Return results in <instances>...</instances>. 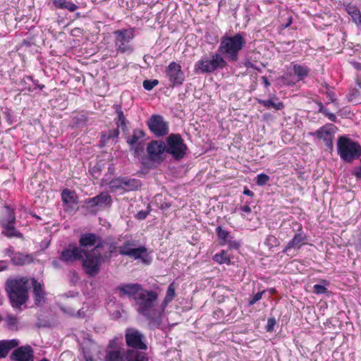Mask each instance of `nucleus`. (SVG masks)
I'll return each instance as SVG.
<instances>
[{
    "label": "nucleus",
    "instance_id": "nucleus-1",
    "mask_svg": "<svg viewBox=\"0 0 361 361\" xmlns=\"http://www.w3.org/2000/svg\"><path fill=\"white\" fill-rule=\"evenodd\" d=\"M158 294L153 290H142L135 298L137 312L152 322H160L164 312L156 308Z\"/></svg>",
    "mask_w": 361,
    "mask_h": 361
},
{
    "label": "nucleus",
    "instance_id": "nucleus-2",
    "mask_svg": "<svg viewBox=\"0 0 361 361\" xmlns=\"http://www.w3.org/2000/svg\"><path fill=\"white\" fill-rule=\"evenodd\" d=\"M29 280L26 277L9 279L6 282V290L13 307H18L28 298Z\"/></svg>",
    "mask_w": 361,
    "mask_h": 361
},
{
    "label": "nucleus",
    "instance_id": "nucleus-3",
    "mask_svg": "<svg viewBox=\"0 0 361 361\" xmlns=\"http://www.w3.org/2000/svg\"><path fill=\"white\" fill-rule=\"evenodd\" d=\"M245 40L241 34L233 36H224L221 38L218 51L228 61H236L239 51L245 44Z\"/></svg>",
    "mask_w": 361,
    "mask_h": 361
},
{
    "label": "nucleus",
    "instance_id": "nucleus-4",
    "mask_svg": "<svg viewBox=\"0 0 361 361\" xmlns=\"http://www.w3.org/2000/svg\"><path fill=\"white\" fill-rule=\"evenodd\" d=\"M337 152L342 160L352 163L360 157L361 145L347 137L341 136L337 141Z\"/></svg>",
    "mask_w": 361,
    "mask_h": 361
},
{
    "label": "nucleus",
    "instance_id": "nucleus-5",
    "mask_svg": "<svg viewBox=\"0 0 361 361\" xmlns=\"http://www.w3.org/2000/svg\"><path fill=\"white\" fill-rule=\"evenodd\" d=\"M226 61L220 54H214L209 57L202 56L195 63L194 71L196 73H208L215 71L218 68H224Z\"/></svg>",
    "mask_w": 361,
    "mask_h": 361
},
{
    "label": "nucleus",
    "instance_id": "nucleus-6",
    "mask_svg": "<svg viewBox=\"0 0 361 361\" xmlns=\"http://www.w3.org/2000/svg\"><path fill=\"white\" fill-rule=\"evenodd\" d=\"M115 37V47L118 52L120 53H131L133 47L130 44L135 36V29H123L114 32Z\"/></svg>",
    "mask_w": 361,
    "mask_h": 361
},
{
    "label": "nucleus",
    "instance_id": "nucleus-7",
    "mask_svg": "<svg viewBox=\"0 0 361 361\" xmlns=\"http://www.w3.org/2000/svg\"><path fill=\"white\" fill-rule=\"evenodd\" d=\"M99 245H97L94 249L90 253L85 251L82 259V265L87 274L94 276L97 275L99 271V267L102 262L108 258V257H102L101 253L99 252Z\"/></svg>",
    "mask_w": 361,
    "mask_h": 361
},
{
    "label": "nucleus",
    "instance_id": "nucleus-8",
    "mask_svg": "<svg viewBox=\"0 0 361 361\" xmlns=\"http://www.w3.org/2000/svg\"><path fill=\"white\" fill-rule=\"evenodd\" d=\"M187 147L179 134H171L166 138V152L176 159H182L186 153Z\"/></svg>",
    "mask_w": 361,
    "mask_h": 361
},
{
    "label": "nucleus",
    "instance_id": "nucleus-9",
    "mask_svg": "<svg viewBox=\"0 0 361 361\" xmlns=\"http://www.w3.org/2000/svg\"><path fill=\"white\" fill-rule=\"evenodd\" d=\"M144 335L138 330L129 328L126 330V341L128 346L135 349L146 350Z\"/></svg>",
    "mask_w": 361,
    "mask_h": 361
},
{
    "label": "nucleus",
    "instance_id": "nucleus-10",
    "mask_svg": "<svg viewBox=\"0 0 361 361\" xmlns=\"http://www.w3.org/2000/svg\"><path fill=\"white\" fill-rule=\"evenodd\" d=\"M166 75L173 87L180 86L185 80V75L181 66L173 61L166 68Z\"/></svg>",
    "mask_w": 361,
    "mask_h": 361
},
{
    "label": "nucleus",
    "instance_id": "nucleus-11",
    "mask_svg": "<svg viewBox=\"0 0 361 361\" xmlns=\"http://www.w3.org/2000/svg\"><path fill=\"white\" fill-rule=\"evenodd\" d=\"M126 353L119 345L118 340L117 338L113 339L107 346L104 361H125Z\"/></svg>",
    "mask_w": 361,
    "mask_h": 361
},
{
    "label": "nucleus",
    "instance_id": "nucleus-12",
    "mask_svg": "<svg viewBox=\"0 0 361 361\" xmlns=\"http://www.w3.org/2000/svg\"><path fill=\"white\" fill-rule=\"evenodd\" d=\"M147 125L157 137L164 136L169 133L168 124L161 116H152L147 121Z\"/></svg>",
    "mask_w": 361,
    "mask_h": 361
},
{
    "label": "nucleus",
    "instance_id": "nucleus-13",
    "mask_svg": "<svg viewBox=\"0 0 361 361\" xmlns=\"http://www.w3.org/2000/svg\"><path fill=\"white\" fill-rule=\"evenodd\" d=\"M84 255H85V250L82 247L70 245L62 251L61 259L67 263L73 262L82 259Z\"/></svg>",
    "mask_w": 361,
    "mask_h": 361
},
{
    "label": "nucleus",
    "instance_id": "nucleus-14",
    "mask_svg": "<svg viewBox=\"0 0 361 361\" xmlns=\"http://www.w3.org/2000/svg\"><path fill=\"white\" fill-rule=\"evenodd\" d=\"M149 158L154 161L161 160V155L166 152V145L161 140H153L147 147Z\"/></svg>",
    "mask_w": 361,
    "mask_h": 361
},
{
    "label": "nucleus",
    "instance_id": "nucleus-15",
    "mask_svg": "<svg viewBox=\"0 0 361 361\" xmlns=\"http://www.w3.org/2000/svg\"><path fill=\"white\" fill-rule=\"evenodd\" d=\"M334 126L331 124L326 125L320 128L314 133H312L311 135L316 136L318 139L322 140L326 146L329 149H333V137H334Z\"/></svg>",
    "mask_w": 361,
    "mask_h": 361
},
{
    "label": "nucleus",
    "instance_id": "nucleus-16",
    "mask_svg": "<svg viewBox=\"0 0 361 361\" xmlns=\"http://www.w3.org/2000/svg\"><path fill=\"white\" fill-rule=\"evenodd\" d=\"M121 297H128L129 298H135L143 290L142 286L139 283H122L117 287Z\"/></svg>",
    "mask_w": 361,
    "mask_h": 361
},
{
    "label": "nucleus",
    "instance_id": "nucleus-17",
    "mask_svg": "<svg viewBox=\"0 0 361 361\" xmlns=\"http://www.w3.org/2000/svg\"><path fill=\"white\" fill-rule=\"evenodd\" d=\"M305 240L306 237L305 234L302 233L295 234L284 247L283 252L287 255H293L294 252H293V250L295 251L300 249L301 246L305 244Z\"/></svg>",
    "mask_w": 361,
    "mask_h": 361
},
{
    "label": "nucleus",
    "instance_id": "nucleus-18",
    "mask_svg": "<svg viewBox=\"0 0 361 361\" xmlns=\"http://www.w3.org/2000/svg\"><path fill=\"white\" fill-rule=\"evenodd\" d=\"M13 361H33V351L30 346H22L14 350L11 354Z\"/></svg>",
    "mask_w": 361,
    "mask_h": 361
},
{
    "label": "nucleus",
    "instance_id": "nucleus-19",
    "mask_svg": "<svg viewBox=\"0 0 361 361\" xmlns=\"http://www.w3.org/2000/svg\"><path fill=\"white\" fill-rule=\"evenodd\" d=\"M111 202V196L107 192H102L99 195L85 200V203L91 207H103L110 205Z\"/></svg>",
    "mask_w": 361,
    "mask_h": 361
},
{
    "label": "nucleus",
    "instance_id": "nucleus-20",
    "mask_svg": "<svg viewBox=\"0 0 361 361\" xmlns=\"http://www.w3.org/2000/svg\"><path fill=\"white\" fill-rule=\"evenodd\" d=\"M257 102L266 107L267 109H273L276 111H279L283 109L284 107L283 102H280L275 96H274L272 99H258Z\"/></svg>",
    "mask_w": 361,
    "mask_h": 361
},
{
    "label": "nucleus",
    "instance_id": "nucleus-21",
    "mask_svg": "<svg viewBox=\"0 0 361 361\" xmlns=\"http://www.w3.org/2000/svg\"><path fill=\"white\" fill-rule=\"evenodd\" d=\"M33 292L35 304L41 305L44 302V291L42 285L36 280L32 279Z\"/></svg>",
    "mask_w": 361,
    "mask_h": 361
},
{
    "label": "nucleus",
    "instance_id": "nucleus-22",
    "mask_svg": "<svg viewBox=\"0 0 361 361\" xmlns=\"http://www.w3.org/2000/svg\"><path fill=\"white\" fill-rule=\"evenodd\" d=\"M18 345V341L16 339L0 341V357H5L8 352Z\"/></svg>",
    "mask_w": 361,
    "mask_h": 361
},
{
    "label": "nucleus",
    "instance_id": "nucleus-23",
    "mask_svg": "<svg viewBox=\"0 0 361 361\" xmlns=\"http://www.w3.org/2000/svg\"><path fill=\"white\" fill-rule=\"evenodd\" d=\"M147 248L145 246L135 247L130 252L128 257L134 259H141L144 263H149L147 259Z\"/></svg>",
    "mask_w": 361,
    "mask_h": 361
},
{
    "label": "nucleus",
    "instance_id": "nucleus-24",
    "mask_svg": "<svg viewBox=\"0 0 361 361\" xmlns=\"http://www.w3.org/2000/svg\"><path fill=\"white\" fill-rule=\"evenodd\" d=\"M123 192L137 190L140 186V181L135 178L123 177Z\"/></svg>",
    "mask_w": 361,
    "mask_h": 361
},
{
    "label": "nucleus",
    "instance_id": "nucleus-25",
    "mask_svg": "<svg viewBox=\"0 0 361 361\" xmlns=\"http://www.w3.org/2000/svg\"><path fill=\"white\" fill-rule=\"evenodd\" d=\"M16 222V216L13 210L8 206H6L4 210V216L0 220L1 226L12 225Z\"/></svg>",
    "mask_w": 361,
    "mask_h": 361
},
{
    "label": "nucleus",
    "instance_id": "nucleus-26",
    "mask_svg": "<svg viewBox=\"0 0 361 361\" xmlns=\"http://www.w3.org/2000/svg\"><path fill=\"white\" fill-rule=\"evenodd\" d=\"M97 240L98 237L95 234H82L79 240L80 246L83 247L94 246L97 243Z\"/></svg>",
    "mask_w": 361,
    "mask_h": 361
},
{
    "label": "nucleus",
    "instance_id": "nucleus-27",
    "mask_svg": "<svg viewBox=\"0 0 361 361\" xmlns=\"http://www.w3.org/2000/svg\"><path fill=\"white\" fill-rule=\"evenodd\" d=\"M176 296V286L174 283H171L167 288L165 298L161 305V312H164L166 307L168 304L171 302Z\"/></svg>",
    "mask_w": 361,
    "mask_h": 361
},
{
    "label": "nucleus",
    "instance_id": "nucleus-28",
    "mask_svg": "<svg viewBox=\"0 0 361 361\" xmlns=\"http://www.w3.org/2000/svg\"><path fill=\"white\" fill-rule=\"evenodd\" d=\"M125 361H149L144 353L128 350L126 353Z\"/></svg>",
    "mask_w": 361,
    "mask_h": 361
},
{
    "label": "nucleus",
    "instance_id": "nucleus-29",
    "mask_svg": "<svg viewBox=\"0 0 361 361\" xmlns=\"http://www.w3.org/2000/svg\"><path fill=\"white\" fill-rule=\"evenodd\" d=\"M347 13L351 16L353 21L360 27H361V13L359 9L350 4L345 7Z\"/></svg>",
    "mask_w": 361,
    "mask_h": 361
},
{
    "label": "nucleus",
    "instance_id": "nucleus-30",
    "mask_svg": "<svg viewBox=\"0 0 361 361\" xmlns=\"http://www.w3.org/2000/svg\"><path fill=\"white\" fill-rule=\"evenodd\" d=\"M293 72L298 77V80H304L310 73V68L305 65L294 64Z\"/></svg>",
    "mask_w": 361,
    "mask_h": 361
},
{
    "label": "nucleus",
    "instance_id": "nucleus-31",
    "mask_svg": "<svg viewBox=\"0 0 361 361\" xmlns=\"http://www.w3.org/2000/svg\"><path fill=\"white\" fill-rule=\"evenodd\" d=\"M61 199L63 203L71 204V206H75L78 203L74 192H71L68 189L63 190L61 193Z\"/></svg>",
    "mask_w": 361,
    "mask_h": 361
},
{
    "label": "nucleus",
    "instance_id": "nucleus-32",
    "mask_svg": "<svg viewBox=\"0 0 361 361\" xmlns=\"http://www.w3.org/2000/svg\"><path fill=\"white\" fill-rule=\"evenodd\" d=\"M109 187L112 192L123 193V177L112 179Z\"/></svg>",
    "mask_w": 361,
    "mask_h": 361
},
{
    "label": "nucleus",
    "instance_id": "nucleus-33",
    "mask_svg": "<svg viewBox=\"0 0 361 361\" xmlns=\"http://www.w3.org/2000/svg\"><path fill=\"white\" fill-rule=\"evenodd\" d=\"M135 241L127 240L118 247V252L121 255L129 256L131 251L135 247Z\"/></svg>",
    "mask_w": 361,
    "mask_h": 361
},
{
    "label": "nucleus",
    "instance_id": "nucleus-34",
    "mask_svg": "<svg viewBox=\"0 0 361 361\" xmlns=\"http://www.w3.org/2000/svg\"><path fill=\"white\" fill-rule=\"evenodd\" d=\"M145 135V133L140 129H135L133 130V134L130 136H128L127 138V142L130 145L133 146L136 144L140 143V140H141Z\"/></svg>",
    "mask_w": 361,
    "mask_h": 361
},
{
    "label": "nucleus",
    "instance_id": "nucleus-35",
    "mask_svg": "<svg viewBox=\"0 0 361 361\" xmlns=\"http://www.w3.org/2000/svg\"><path fill=\"white\" fill-rule=\"evenodd\" d=\"M213 259L220 264H231V257L225 250H221V252L215 254L213 257Z\"/></svg>",
    "mask_w": 361,
    "mask_h": 361
},
{
    "label": "nucleus",
    "instance_id": "nucleus-36",
    "mask_svg": "<svg viewBox=\"0 0 361 361\" xmlns=\"http://www.w3.org/2000/svg\"><path fill=\"white\" fill-rule=\"evenodd\" d=\"M54 4L59 8H66L71 12L75 11L78 8L75 4L66 1V0H54Z\"/></svg>",
    "mask_w": 361,
    "mask_h": 361
},
{
    "label": "nucleus",
    "instance_id": "nucleus-37",
    "mask_svg": "<svg viewBox=\"0 0 361 361\" xmlns=\"http://www.w3.org/2000/svg\"><path fill=\"white\" fill-rule=\"evenodd\" d=\"M13 260L14 261V263L18 265H24L31 263L33 261V259L29 255L18 253L13 257Z\"/></svg>",
    "mask_w": 361,
    "mask_h": 361
},
{
    "label": "nucleus",
    "instance_id": "nucleus-38",
    "mask_svg": "<svg viewBox=\"0 0 361 361\" xmlns=\"http://www.w3.org/2000/svg\"><path fill=\"white\" fill-rule=\"evenodd\" d=\"M216 233L221 245H225L226 242L232 237L228 231L223 229L221 226L216 228Z\"/></svg>",
    "mask_w": 361,
    "mask_h": 361
},
{
    "label": "nucleus",
    "instance_id": "nucleus-39",
    "mask_svg": "<svg viewBox=\"0 0 361 361\" xmlns=\"http://www.w3.org/2000/svg\"><path fill=\"white\" fill-rule=\"evenodd\" d=\"M4 228L3 231H2V233L8 237V238H11V237H21V233H19L18 231H17L13 226V224L12 225H4V226H1Z\"/></svg>",
    "mask_w": 361,
    "mask_h": 361
},
{
    "label": "nucleus",
    "instance_id": "nucleus-40",
    "mask_svg": "<svg viewBox=\"0 0 361 361\" xmlns=\"http://www.w3.org/2000/svg\"><path fill=\"white\" fill-rule=\"evenodd\" d=\"M116 111L118 114V121L117 125L118 127L122 128L123 129L126 128V118L123 114V112L121 109V108L116 106Z\"/></svg>",
    "mask_w": 361,
    "mask_h": 361
},
{
    "label": "nucleus",
    "instance_id": "nucleus-41",
    "mask_svg": "<svg viewBox=\"0 0 361 361\" xmlns=\"http://www.w3.org/2000/svg\"><path fill=\"white\" fill-rule=\"evenodd\" d=\"M319 111L322 113L326 116L331 121H336V116L334 114L331 113L327 109H326L322 103L318 104Z\"/></svg>",
    "mask_w": 361,
    "mask_h": 361
},
{
    "label": "nucleus",
    "instance_id": "nucleus-42",
    "mask_svg": "<svg viewBox=\"0 0 361 361\" xmlns=\"http://www.w3.org/2000/svg\"><path fill=\"white\" fill-rule=\"evenodd\" d=\"M264 244L269 247H274L278 245V239L273 235H269L265 239Z\"/></svg>",
    "mask_w": 361,
    "mask_h": 361
},
{
    "label": "nucleus",
    "instance_id": "nucleus-43",
    "mask_svg": "<svg viewBox=\"0 0 361 361\" xmlns=\"http://www.w3.org/2000/svg\"><path fill=\"white\" fill-rule=\"evenodd\" d=\"M269 180V177L267 174L260 173L257 176L256 183L257 185L263 186Z\"/></svg>",
    "mask_w": 361,
    "mask_h": 361
},
{
    "label": "nucleus",
    "instance_id": "nucleus-44",
    "mask_svg": "<svg viewBox=\"0 0 361 361\" xmlns=\"http://www.w3.org/2000/svg\"><path fill=\"white\" fill-rule=\"evenodd\" d=\"M159 84V81L156 79L154 80H145L143 81V87L146 90H152L155 86Z\"/></svg>",
    "mask_w": 361,
    "mask_h": 361
},
{
    "label": "nucleus",
    "instance_id": "nucleus-45",
    "mask_svg": "<svg viewBox=\"0 0 361 361\" xmlns=\"http://www.w3.org/2000/svg\"><path fill=\"white\" fill-rule=\"evenodd\" d=\"M360 95V92L356 88H352L349 90L347 97L349 102L355 101Z\"/></svg>",
    "mask_w": 361,
    "mask_h": 361
},
{
    "label": "nucleus",
    "instance_id": "nucleus-46",
    "mask_svg": "<svg viewBox=\"0 0 361 361\" xmlns=\"http://www.w3.org/2000/svg\"><path fill=\"white\" fill-rule=\"evenodd\" d=\"M276 319L274 317H269L266 325V330L268 332L272 331L274 330V326L276 325Z\"/></svg>",
    "mask_w": 361,
    "mask_h": 361
},
{
    "label": "nucleus",
    "instance_id": "nucleus-47",
    "mask_svg": "<svg viewBox=\"0 0 361 361\" xmlns=\"http://www.w3.org/2000/svg\"><path fill=\"white\" fill-rule=\"evenodd\" d=\"M313 288L316 294H324L327 291V288L323 285L315 284Z\"/></svg>",
    "mask_w": 361,
    "mask_h": 361
},
{
    "label": "nucleus",
    "instance_id": "nucleus-48",
    "mask_svg": "<svg viewBox=\"0 0 361 361\" xmlns=\"http://www.w3.org/2000/svg\"><path fill=\"white\" fill-rule=\"evenodd\" d=\"M264 291L258 292L255 295H253L252 299L249 301L250 305H253L255 303H256L257 301L262 299V295L264 294Z\"/></svg>",
    "mask_w": 361,
    "mask_h": 361
},
{
    "label": "nucleus",
    "instance_id": "nucleus-49",
    "mask_svg": "<svg viewBox=\"0 0 361 361\" xmlns=\"http://www.w3.org/2000/svg\"><path fill=\"white\" fill-rule=\"evenodd\" d=\"M229 246V247L232 249H238L240 246V244L237 240H234L233 237H231L227 242L226 244Z\"/></svg>",
    "mask_w": 361,
    "mask_h": 361
},
{
    "label": "nucleus",
    "instance_id": "nucleus-50",
    "mask_svg": "<svg viewBox=\"0 0 361 361\" xmlns=\"http://www.w3.org/2000/svg\"><path fill=\"white\" fill-rule=\"evenodd\" d=\"M326 96L329 99V102H334L336 101V94L334 92L328 90L326 92Z\"/></svg>",
    "mask_w": 361,
    "mask_h": 361
},
{
    "label": "nucleus",
    "instance_id": "nucleus-51",
    "mask_svg": "<svg viewBox=\"0 0 361 361\" xmlns=\"http://www.w3.org/2000/svg\"><path fill=\"white\" fill-rule=\"evenodd\" d=\"M147 215H148L147 212L140 211L137 214L136 217H137V219H138L140 220H142V219H145L147 216Z\"/></svg>",
    "mask_w": 361,
    "mask_h": 361
},
{
    "label": "nucleus",
    "instance_id": "nucleus-52",
    "mask_svg": "<svg viewBox=\"0 0 361 361\" xmlns=\"http://www.w3.org/2000/svg\"><path fill=\"white\" fill-rule=\"evenodd\" d=\"M8 268V263L6 261H0V271H3Z\"/></svg>",
    "mask_w": 361,
    "mask_h": 361
},
{
    "label": "nucleus",
    "instance_id": "nucleus-53",
    "mask_svg": "<svg viewBox=\"0 0 361 361\" xmlns=\"http://www.w3.org/2000/svg\"><path fill=\"white\" fill-rule=\"evenodd\" d=\"M240 210L245 213H250L251 208L248 205H244L240 207Z\"/></svg>",
    "mask_w": 361,
    "mask_h": 361
},
{
    "label": "nucleus",
    "instance_id": "nucleus-54",
    "mask_svg": "<svg viewBox=\"0 0 361 361\" xmlns=\"http://www.w3.org/2000/svg\"><path fill=\"white\" fill-rule=\"evenodd\" d=\"M243 193L245 195L250 196V197H252L254 195V192L252 191H251L250 190H249L248 188H245L244 189Z\"/></svg>",
    "mask_w": 361,
    "mask_h": 361
},
{
    "label": "nucleus",
    "instance_id": "nucleus-55",
    "mask_svg": "<svg viewBox=\"0 0 361 361\" xmlns=\"http://www.w3.org/2000/svg\"><path fill=\"white\" fill-rule=\"evenodd\" d=\"M262 80L266 87H269L270 82H269L268 79L265 76L262 77Z\"/></svg>",
    "mask_w": 361,
    "mask_h": 361
},
{
    "label": "nucleus",
    "instance_id": "nucleus-56",
    "mask_svg": "<svg viewBox=\"0 0 361 361\" xmlns=\"http://www.w3.org/2000/svg\"><path fill=\"white\" fill-rule=\"evenodd\" d=\"M84 357L85 361H95L90 355L85 354Z\"/></svg>",
    "mask_w": 361,
    "mask_h": 361
},
{
    "label": "nucleus",
    "instance_id": "nucleus-57",
    "mask_svg": "<svg viewBox=\"0 0 361 361\" xmlns=\"http://www.w3.org/2000/svg\"><path fill=\"white\" fill-rule=\"evenodd\" d=\"M73 281H78L79 280L78 275L76 272H73Z\"/></svg>",
    "mask_w": 361,
    "mask_h": 361
},
{
    "label": "nucleus",
    "instance_id": "nucleus-58",
    "mask_svg": "<svg viewBox=\"0 0 361 361\" xmlns=\"http://www.w3.org/2000/svg\"><path fill=\"white\" fill-rule=\"evenodd\" d=\"M52 264L54 267L56 268H58L59 267V262L55 260V261H53L52 262Z\"/></svg>",
    "mask_w": 361,
    "mask_h": 361
},
{
    "label": "nucleus",
    "instance_id": "nucleus-59",
    "mask_svg": "<svg viewBox=\"0 0 361 361\" xmlns=\"http://www.w3.org/2000/svg\"><path fill=\"white\" fill-rule=\"evenodd\" d=\"M8 319L10 320L11 324H15L16 320L15 317H9Z\"/></svg>",
    "mask_w": 361,
    "mask_h": 361
},
{
    "label": "nucleus",
    "instance_id": "nucleus-60",
    "mask_svg": "<svg viewBox=\"0 0 361 361\" xmlns=\"http://www.w3.org/2000/svg\"><path fill=\"white\" fill-rule=\"evenodd\" d=\"M284 82L288 85H293L295 84V82L286 81Z\"/></svg>",
    "mask_w": 361,
    "mask_h": 361
},
{
    "label": "nucleus",
    "instance_id": "nucleus-61",
    "mask_svg": "<svg viewBox=\"0 0 361 361\" xmlns=\"http://www.w3.org/2000/svg\"><path fill=\"white\" fill-rule=\"evenodd\" d=\"M77 316H78V317H82V316H81L80 310H78V311L77 312Z\"/></svg>",
    "mask_w": 361,
    "mask_h": 361
},
{
    "label": "nucleus",
    "instance_id": "nucleus-62",
    "mask_svg": "<svg viewBox=\"0 0 361 361\" xmlns=\"http://www.w3.org/2000/svg\"><path fill=\"white\" fill-rule=\"evenodd\" d=\"M247 68H249L250 66L253 67V65L250 63H248V65H246Z\"/></svg>",
    "mask_w": 361,
    "mask_h": 361
},
{
    "label": "nucleus",
    "instance_id": "nucleus-63",
    "mask_svg": "<svg viewBox=\"0 0 361 361\" xmlns=\"http://www.w3.org/2000/svg\"><path fill=\"white\" fill-rule=\"evenodd\" d=\"M40 361H49V360H47V359H46V358H43V359H42Z\"/></svg>",
    "mask_w": 361,
    "mask_h": 361
},
{
    "label": "nucleus",
    "instance_id": "nucleus-64",
    "mask_svg": "<svg viewBox=\"0 0 361 361\" xmlns=\"http://www.w3.org/2000/svg\"><path fill=\"white\" fill-rule=\"evenodd\" d=\"M358 85L361 87V84L360 83H358Z\"/></svg>",
    "mask_w": 361,
    "mask_h": 361
}]
</instances>
